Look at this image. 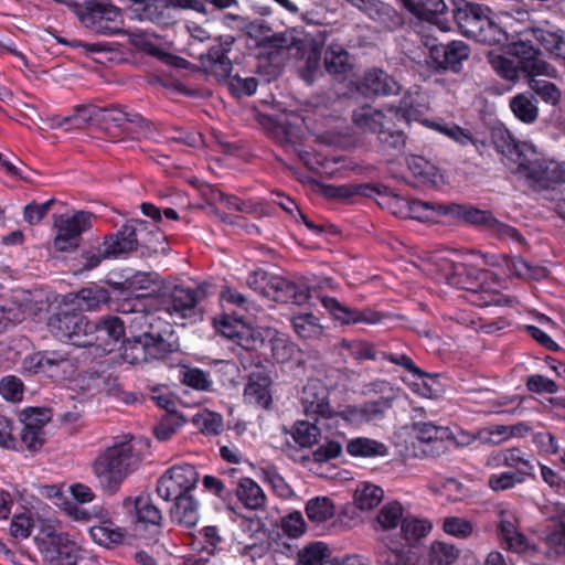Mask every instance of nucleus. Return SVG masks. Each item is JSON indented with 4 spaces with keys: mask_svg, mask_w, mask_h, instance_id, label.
Wrapping results in <instances>:
<instances>
[{
    "mask_svg": "<svg viewBox=\"0 0 565 565\" xmlns=\"http://www.w3.org/2000/svg\"><path fill=\"white\" fill-rule=\"evenodd\" d=\"M422 269L443 280L449 286L465 289L473 297L480 295L479 299H471L479 306L500 305L501 297L498 295L501 287L500 279L488 270L468 267L458 263L444 253H433L422 259Z\"/></svg>",
    "mask_w": 565,
    "mask_h": 565,
    "instance_id": "f257e3e1",
    "label": "nucleus"
},
{
    "mask_svg": "<svg viewBox=\"0 0 565 565\" xmlns=\"http://www.w3.org/2000/svg\"><path fill=\"white\" fill-rule=\"evenodd\" d=\"M150 456V441L134 436L116 437L93 462V471L102 488L115 493L124 480L137 471Z\"/></svg>",
    "mask_w": 565,
    "mask_h": 565,
    "instance_id": "f03ea898",
    "label": "nucleus"
},
{
    "mask_svg": "<svg viewBox=\"0 0 565 565\" xmlns=\"http://www.w3.org/2000/svg\"><path fill=\"white\" fill-rule=\"evenodd\" d=\"M543 198L565 203V164L545 158L535 147V154L515 170Z\"/></svg>",
    "mask_w": 565,
    "mask_h": 565,
    "instance_id": "7ed1b4c3",
    "label": "nucleus"
},
{
    "mask_svg": "<svg viewBox=\"0 0 565 565\" xmlns=\"http://www.w3.org/2000/svg\"><path fill=\"white\" fill-rule=\"evenodd\" d=\"M454 18L462 33L478 42L502 44L508 40L505 31L494 21L488 7L461 1L456 6Z\"/></svg>",
    "mask_w": 565,
    "mask_h": 565,
    "instance_id": "20e7f679",
    "label": "nucleus"
},
{
    "mask_svg": "<svg viewBox=\"0 0 565 565\" xmlns=\"http://www.w3.org/2000/svg\"><path fill=\"white\" fill-rule=\"evenodd\" d=\"M199 301L200 291L198 289L164 281L159 294L138 301L136 308L145 309L147 306H152L157 308L158 312L177 321L195 316Z\"/></svg>",
    "mask_w": 565,
    "mask_h": 565,
    "instance_id": "39448f33",
    "label": "nucleus"
},
{
    "mask_svg": "<svg viewBox=\"0 0 565 565\" xmlns=\"http://www.w3.org/2000/svg\"><path fill=\"white\" fill-rule=\"evenodd\" d=\"M233 42L234 39L232 36H225L218 44L212 46L207 52L205 66L218 79L228 81V89L235 97L252 96L256 93L258 86L255 77H242L239 75L230 77L232 62L227 54L232 49Z\"/></svg>",
    "mask_w": 565,
    "mask_h": 565,
    "instance_id": "423d86ee",
    "label": "nucleus"
},
{
    "mask_svg": "<svg viewBox=\"0 0 565 565\" xmlns=\"http://www.w3.org/2000/svg\"><path fill=\"white\" fill-rule=\"evenodd\" d=\"M23 367L32 374L61 382L75 375L77 360L64 350H44L28 355L23 360Z\"/></svg>",
    "mask_w": 565,
    "mask_h": 565,
    "instance_id": "0eeeda50",
    "label": "nucleus"
},
{
    "mask_svg": "<svg viewBox=\"0 0 565 565\" xmlns=\"http://www.w3.org/2000/svg\"><path fill=\"white\" fill-rule=\"evenodd\" d=\"M77 15L85 28L104 35L118 33L124 24L121 11L107 0H86Z\"/></svg>",
    "mask_w": 565,
    "mask_h": 565,
    "instance_id": "6e6552de",
    "label": "nucleus"
},
{
    "mask_svg": "<svg viewBox=\"0 0 565 565\" xmlns=\"http://www.w3.org/2000/svg\"><path fill=\"white\" fill-rule=\"evenodd\" d=\"M370 188L372 190L367 191V193H362V196L374 198L380 209H387L392 210L393 212H417L418 210L424 209L436 210V212H482L479 209L472 206H461L459 204L440 205L438 207H434L428 202L398 196L382 185L370 184Z\"/></svg>",
    "mask_w": 565,
    "mask_h": 565,
    "instance_id": "1a4fd4ad",
    "label": "nucleus"
},
{
    "mask_svg": "<svg viewBox=\"0 0 565 565\" xmlns=\"http://www.w3.org/2000/svg\"><path fill=\"white\" fill-rule=\"evenodd\" d=\"M98 127L109 134L120 131L132 136V138L154 137L150 122L138 114L127 113L118 107H100Z\"/></svg>",
    "mask_w": 565,
    "mask_h": 565,
    "instance_id": "9d476101",
    "label": "nucleus"
},
{
    "mask_svg": "<svg viewBox=\"0 0 565 565\" xmlns=\"http://www.w3.org/2000/svg\"><path fill=\"white\" fill-rule=\"evenodd\" d=\"M199 472L193 465L180 463L169 468L157 482V493L166 501L190 495L199 482Z\"/></svg>",
    "mask_w": 565,
    "mask_h": 565,
    "instance_id": "9b49d317",
    "label": "nucleus"
},
{
    "mask_svg": "<svg viewBox=\"0 0 565 565\" xmlns=\"http://www.w3.org/2000/svg\"><path fill=\"white\" fill-rule=\"evenodd\" d=\"M50 331L61 340L72 341L77 347H89L88 332L90 321L75 311L60 310L49 320Z\"/></svg>",
    "mask_w": 565,
    "mask_h": 565,
    "instance_id": "f8f14e48",
    "label": "nucleus"
},
{
    "mask_svg": "<svg viewBox=\"0 0 565 565\" xmlns=\"http://www.w3.org/2000/svg\"><path fill=\"white\" fill-rule=\"evenodd\" d=\"M89 226L87 214H58L54 220V248L58 252L77 248L81 234Z\"/></svg>",
    "mask_w": 565,
    "mask_h": 565,
    "instance_id": "ddd939ff",
    "label": "nucleus"
},
{
    "mask_svg": "<svg viewBox=\"0 0 565 565\" xmlns=\"http://www.w3.org/2000/svg\"><path fill=\"white\" fill-rule=\"evenodd\" d=\"M126 321L119 317L108 316L97 322H90L87 341L104 353L113 352L125 335Z\"/></svg>",
    "mask_w": 565,
    "mask_h": 565,
    "instance_id": "4468645a",
    "label": "nucleus"
},
{
    "mask_svg": "<svg viewBox=\"0 0 565 565\" xmlns=\"http://www.w3.org/2000/svg\"><path fill=\"white\" fill-rule=\"evenodd\" d=\"M413 430L414 436L408 448L411 456L435 457L444 451L443 437L446 430L431 423L416 424Z\"/></svg>",
    "mask_w": 565,
    "mask_h": 565,
    "instance_id": "2eb2a0df",
    "label": "nucleus"
},
{
    "mask_svg": "<svg viewBox=\"0 0 565 565\" xmlns=\"http://www.w3.org/2000/svg\"><path fill=\"white\" fill-rule=\"evenodd\" d=\"M509 52L519 60L521 71L526 75H546L548 78H555L557 71L547 63L541 53L526 41L513 42Z\"/></svg>",
    "mask_w": 565,
    "mask_h": 565,
    "instance_id": "dca6fc26",
    "label": "nucleus"
},
{
    "mask_svg": "<svg viewBox=\"0 0 565 565\" xmlns=\"http://www.w3.org/2000/svg\"><path fill=\"white\" fill-rule=\"evenodd\" d=\"M300 401L307 415L322 418L338 416L329 404V390L321 380L310 379L302 388Z\"/></svg>",
    "mask_w": 565,
    "mask_h": 565,
    "instance_id": "f3484780",
    "label": "nucleus"
},
{
    "mask_svg": "<svg viewBox=\"0 0 565 565\" xmlns=\"http://www.w3.org/2000/svg\"><path fill=\"white\" fill-rule=\"evenodd\" d=\"M21 416V443L29 450L41 448L44 441L43 427L51 418L50 412L45 408H28Z\"/></svg>",
    "mask_w": 565,
    "mask_h": 565,
    "instance_id": "a211bd4d",
    "label": "nucleus"
},
{
    "mask_svg": "<svg viewBox=\"0 0 565 565\" xmlns=\"http://www.w3.org/2000/svg\"><path fill=\"white\" fill-rule=\"evenodd\" d=\"M391 406V399L381 397L361 405H349L338 416L354 426L375 424L384 417Z\"/></svg>",
    "mask_w": 565,
    "mask_h": 565,
    "instance_id": "6ab92c4d",
    "label": "nucleus"
},
{
    "mask_svg": "<svg viewBox=\"0 0 565 565\" xmlns=\"http://www.w3.org/2000/svg\"><path fill=\"white\" fill-rule=\"evenodd\" d=\"M493 141L497 149L512 160L516 168L525 164L535 154V145L530 141H516L505 129L494 131Z\"/></svg>",
    "mask_w": 565,
    "mask_h": 565,
    "instance_id": "aec40b11",
    "label": "nucleus"
},
{
    "mask_svg": "<svg viewBox=\"0 0 565 565\" xmlns=\"http://www.w3.org/2000/svg\"><path fill=\"white\" fill-rule=\"evenodd\" d=\"M322 306L330 312V315L343 324L350 323H366L375 324L381 320L379 312L371 309L356 310L342 306L335 298L323 297L321 298Z\"/></svg>",
    "mask_w": 565,
    "mask_h": 565,
    "instance_id": "412c9836",
    "label": "nucleus"
},
{
    "mask_svg": "<svg viewBox=\"0 0 565 565\" xmlns=\"http://www.w3.org/2000/svg\"><path fill=\"white\" fill-rule=\"evenodd\" d=\"M518 524L519 519L513 509L503 507L499 510V530L502 540L510 550L521 553L527 550L529 542L526 537L519 532Z\"/></svg>",
    "mask_w": 565,
    "mask_h": 565,
    "instance_id": "4be33fe9",
    "label": "nucleus"
},
{
    "mask_svg": "<svg viewBox=\"0 0 565 565\" xmlns=\"http://www.w3.org/2000/svg\"><path fill=\"white\" fill-rule=\"evenodd\" d=\"M395 118H397V113L393 107L383 111L364 106L353 113V121L361 130L376 135L383 131L388 124H392Z\"/></svg>",
    "mask_w": 565,
    "mask_h": 565,
    "instance_id": "5701e85b",
    "label": "nucleus"
},
{
    "mask_svg": "<svg viewBox=\"0 0 565 565\" xmlns=\"http://www.w3.org/2000/svg\"><path fill=\"white\" fill-rule=\"evenodd\" d=\"M470 55L468 45L462 41H452L446 45L433 46L430 50V57L435 61L440 68L459 70L462 61L467 60Z\"/></svg>",
    "mask_w": 565,
    "mask_h": 565,
    "instance_id": "b1692460",
    "label": "nucleus"
},
{
    "mask_svg": "<svg viewBox=\"0 0 565 565\" xmlns=\"http://www.w3.org/2000/svg\"><path fill=\"white\" fill-rule=\"evenodd\" d=\"M202 194L204 195L205 204H198L195 207L198 209H211L213 212H222L225 210H250L257 209V206L252 205V202H244L238 198L226 195L222 191L211 185H205L202 189Z\"/></svg>",
    "mask_w": 565,
    "mask_h": 565,
    "instance_id": "393cba45",
    "label": "nucleus"
},
{
    "mask_svg": "<svg viewBox=\"0 0 565 565\" xmlns=\"http://www.w3.org/2000/svg\"><path fill=\"white\" fill-rule=\"evenodd\" d=\"M271 381L263 373H252L244 388V399L247 404L268 408L271 404Z\"/></svg>",
    "mask_w": 565,
    "mask_h": 565,
    "instance_id": "a878e982",
    "label": "nucleus"
},
{
    "mask_svg": "<svg viewBox=\"0 0 565 565\" xmlns=\"http://www.w3.org/2000/svg\"><path fill=\"white\" fill-rule=\"evenodd\" d=\"M399 89V84L393 77L376 68L366 72L358 86V90L365 95H395Z\"/></svg>",
    "mask_w": 565,
    "mask_h": 565,
    "instance_id": "bb28decb",
    "label": "nucleus"
},
{
    "mask_svg": "<svg viewBox=\"0 0 565 565\" xmlns=\"http://www.w3.org/2000/svg\"><path fill=\"white\" fill-rule=\"evenodd\" d=\"M164 284L157 273L136 271L126 277L125 288L135 294V297H150L160 292L161 286Z\"/></svg>",
    "mask_w": 565,
    "mask_h": 565,
    "instance_id": "cd10ccee",
    "label": "nucleus"
},
{
    "mask_svg": "<svg viewBox=\"0 0 565 565\" xmlns=\"http://www.w3.org/2000/svg\"><path fill=\"white\" fill-rule=\"evenodd\" d=\"M262 104L264 106H268L269 109L257 114V122L263 128L267 137L277 142H281L282 126L280 122V114L282 110L280 108V103L275 98H270L263 99Z\"/></svg>",
    "mask_w": 565,
    "mask_h": 565,
    "instance_id": "c85d7f7f",
    "label": "nucleus"
},
{
    "mask_svg": "<svg viewBox=\"0 0 565 565\" xmlns=\"http://www.w3.org/2000/svg\"><path fill=\"white\" fill-rule=\"evenodd\" d=\"M402 4L418 19L427 20L440 24V29L447 28L439 21V15L446 10L444 0H399Z\"/></svg>",
    "mask_w": 565,
    "mask_h": 565,
    "instance_id": "c756f323",
    "label": "nucleus"
},
{
    "mask_svg": "<svg viewBox=\"0 0 565 565\" xmlns=\"http://www.w3.org/2000/svg\"><path fill=\"white\" fill-rule=\"evenodd\" d=\"M148 297H135L126 300L120 305L119 311L124 315H134V317H127L126 323H129L131 328L141 330L146 327L151 328L154 313H157L156 307L147 306L145 309H137L136 305L140 300H146Z\"/></svg>",
    "mask_w": 565,
    "mask_h": 565,
    "instance_id": "7c9ffc66",
    "label": "nucleus"
},
{
    "mask_svg": "<svg viewBox=\"0 0 565 565\" xmlns=\"http://www.w3.org/2000/svg\"><path fill=\"white\" fill-rule=\"evenodd\" d=\"M407 166L416 182L423 185L437 186L443 183V174L437 167L419 156L407 159Z\"/></svg>",
    "mask_w": 565,
    "mask_h": 565,
    "instance_id": "2f4dec72",
    "label": "nucleus"
},
{
    "mask_svg": "<svg viewBox=\"0 0 565 565\" xmlns=\"http://www.w3.org/2000/svg\"><path fill=\"white\" fill-rule=\"evenodd\" d=\"M354 7L364 11L371 19L379 21L387 28L399 24L395 11L387 4L377 0H347Z\"/></svg>",
    "mask_w": 565,
    "mask_h": 565,
    "instance_id": "473e14b6",
    "label": "nucleus"
},
{
    "mask_svg": "<svg viewBox=\"0 0 565 565\" xmlns=\"http://www.w3.org/2000/svg\"><path fill=\"white\" fill-rule=\"evenodd\" d=\"M175 501L174 507L171 510L172 521L175 523L191 529L196 525L199 521V503L190 495H183L180 498H172Z\"/></svg>",
    "mask_w": 565,
    "mask_h": 565,
    "instance_id": "72a5a7b5",
    "label": "nucleus"
},
{
    "mask_svg": "<svg viewBox=\"0 0 565 565\" xmlns=\"http://www.w3.org/2000/svg\"><path fill=\"white\" fill-rule=\"evenodd\" d=\"M247 284L264 297L278 302L282 296V278L266 273H254Z\"/></svg>",
    "mask_w": 565,
    "mask_h": 565,
    "instance_id": "f704fd0d",
    "label": "nucleus"
},
{
    "mask_svg": "<svg viewBox=\"0 0 565 565\" xmlns=\"http://www.w3.org/2000/svg\"><path fill=\"white\" fill-rule=\"evenodd\" d=\"M238 501L248 510H258L265 505L266 495L257 482L242 478L236 487Z\"/></svg>",
    "mask_w": 565,
    "mask_h": 565,
    "instance_id": "c9c22d12",
    "label": "nucleus"
},
{
    "mask_svg": "<svg viewBox=\"0 0 565 565\" xmlns=\"http://www.w3.org/2000/svg\"><path fill=\"white\" fill-rule=\"evenodd\" d=\"M380 565H418L415 554L405 545L388 542L379 553Z\"/></svg>",
    "mask_w": 565,
    "mask_h": 565,
    "instance_id": "e433bc0d",
    "label": "nucleus"
},
{
    "mask_svg": "<svg viewBox=\"0 0 565 565\" xmlns=\"http://www.w3.org/2000/svg\"><path fill=\"white\" fill-rule=\"evenodd\" d=\"M125 505H134L137 521L146 524L159 525L162 520L161 511L156 507L149 494L141 493L134 500H125Z\"/></svg>",
    "mask_w": 565,
    "mask_h": 565,
    "instance_id": "4c0bfd02",
    "label": "nucleus"
},
{
    "mask_svg": "<svg viewBox=\"0 0 565 565\" xmlns=\"http://www.w3.org/2000/svg\"><path fill=\"white\" fill-rule=\"evenodd\" d=\"M384 498V491L371 482H360L353 493V504L361 511L376 508Z\"/></svg>",
    "mask_w": 565,
    "mask_h": 565,
    "instance_id": "58836bf2",
    "label": "nucleus"
},
{
    "mask_svg": "<svg viewBox=\"0 0 565 565\" xmlns=\"http://www.w3.org/2000/svg\"><path fill=\"white\" fill-rule=\"evenodd\" d=\"M347 451L353 457H385L388 448L385 444L367 437H356L348 441Z\"/></svg>",
    "mask_w": 565,
    "mask_h": 565,
    "instance_id": "ea45409f",
    "label": "nucleus"
},
{
    "mask_svg": "<svg viewBox=\"0 0 565 565\" xmlns=\"http://www.w3.org/2000/svg\"><path fill=\"white\" fill-rule=\"evenodd\" d=\"M510 109L513 115L524 124H532L539 117V107L535 97L529 93H521L510 99Z\"/></svg>",
    "mask_w": 565,
    "mask_h": 565,
    "instance_id": "a19ab883",
    "label": "nucleus"
},
{
    "mask_svg": "<svg viewBox=\"0 0 565 565\" xmlns=\"http://www.w3.org/2000/svg\"><path fill=\"white\" fill-rule=\"evenodd\" d=\"M460 556V550L455 544L435 541L427 551V565H454Z\"/></svg>",
    "mask_w": 565,
    "mask_h": 565,
    "instance_id": "79ce46f5",
    "label": "nucleus"
},
{
    "mask_svg": "<svg viewBox=\"0 0 565 565\" xmlns=\"http://www.w3.org/2000/svg\"><path fill=\"white\" fill-rule=\"evenodd\" d=\"M534 38L551 55L565 61V32L537 29Z\"/></svg>",
    "mask_w": 565,
    "mask_h": 565,
    "instance_id": "37998d69",
    "label": "nucleus"
},
{
    "mask_svg": "<svg viewBox=\"0 0 565 565\" xmlns=\"http://www.w3.org/2000/svg\"><path fill=\"white\" fill-rule=\"evenodd\" d=\"M287 51L289 55L300 53L309 71H315L319 67L321 49L312 39L296 40L287 47Z\"/></svg>",
    "mask_w": 565,
    "mask_h": 565,
    "instance_id": "c03bdc74",
    "label": "nucleus"
},
{
    "mask_svg": "<svg viewBox=\"0 0 565 565\" xmlns=\"http://www.w3.org/2000/svg\"><path fill=\"white\" fill-rule=\"evenodd\" d=\"M72 302L81 311L94 310L102 302L107 300V291L104 288L94 286L82 288L76 294H71Z\"/></svg>",
    "mask_w": 565,
    "mask_h": 565,
    "instance_id": "a18cd8bd",
    "label": "nucleus"
},
{
    "mask_svg": "<svg viewBox=\"0 0 565 565\" xmlns=\"http://www.w3.org/2000/svg\"><path fill=\"white\" fill-rule=\"evenodd\" d=\"M291 324L296 334L302 339H318L324 332L319 318L309 312L295 316Z\"/></svg>",
    "mask_w": 565,
    "mask_h": 565,
    "instance_id": "49530a36",
    "label": "nucleus"
},
{
    "mask_svg": "<svg viewBox=\"0 0 565 565\" xmlns=\"http://www.w3.org/2000/svg\"><path fill=\"white\" fill-rule=\"evenodd\" d=\"M504 460L505 467L513 469L512 473L521 475L523 480L533 475L534 465L531 456L521 449H504Z\"/></svg>",
    "mask_w": 565,
    "mask_h": 565,
    "instance_id": "de8ad7c7",
    "label": "nucleus"
},
{
    "mask_svg": "<svg viewBox=\"0 0 565 565\" xmlns=\"http://www.w3.org/2000/svg\"><path fill=\"white\" fill-rule=\"evenodd\" d=\"M324 64L329 73L344 74L351 70L353 61L341 45L332 44L326 53Z\"/></svg>",
    "mask_w": 565,
    "mask_h": 565,
    "instance_id": "09e8293b",
    "label": "nucleus"
},
{
    "mask_svg": "<svg viewBox=\"0 0 565 565\" xmlns=\"http://www.w3.org/2000/svg\"><path fill=\"white\" fill-rule=\"evenodd\" d=\"M388 360L395 364L402 365L414 375L417 376L418 382L414 383V391L419 395L430 398L435 395V391L428 385L426 382V377H428L419 367H417L414 362L404 354L396 355L391 354Z\"/></svg>",
    "mask_w": 565,
    "mask_h": 565,
    "instance_id": "8fccbe9b",
    "label": "nucleus"
},
{
    "mask_svg": "<svg viewBox=\"0 0 565 565\" xmlns=\"http://www.w3.org/2000/svg\"><path fill=\"white\" fill-rule=\"evenodd\" d=\"M150 216V221H143L140 218H131V224L135 232H137L138 242L141 244H151L153 241H160L163 238L161 232H159L158 223L161 220V214H147Z\"/></svg>",
    "mask_w": 565,
    "mask_h": 565,
    "instance_id": "3c124183",
    "label": "nucleus"
},
{
    "mask_svg": "<svg viewBox=\"0 0 565 565\" xmlns=\"http://www.w3.org/2000/svg\"><path fill=\"white\" fill-rule=\"evenodd\" d=\"M431 529L433 525L428 520L405 516L402 521V534L409 545L416 544L422 539L426 537Z\"/></svg>",
    "mask_w": 565,
    "mask_h": 565,
    "instance_id": "603ef678",
    "label": "nucleus"
},
{
    "mask_svg": "<svg viewBox=\"0 0 565 565\" xmlns=\"http://www.w3.org/2000/svg\"><path fill=\"white\" fill-rule=\"evenodd\" d=\"M99 114L100 107L96 105H81L74 108L72 115L66 116V121L71 122L73 130L98 126Z\"/></svg>",
    "mask_w": 565,
    "mask_h": 565,
    "instance_id": "864d4df0",
    "label": "nucleus"
},
{
    "mask_svg": "<svg viewBox=\"0 0 565 565\" xmlns=\"http://www.w3.org/2000/svg\"><path fill=\"white\" fill-rule=\"evenodd\" d=\"M422 124L433 130L438 131L439 134H443L444 136L461 146H466L472 142L471 135L455 124L445 122L443 119H424L422 120Z\"/></svg>",
    "mask_w": 565,
    "mask_h": 565,
    "instance_id": "5fc2aeb1",
    "label": "nucleus"
},
{
    "mask_svg": "<svg viewBox=\"0 0 565 565\" xmlns=\"http://www.w3.org/2000/svg\"><path fill=\"white\" fill-rule=\"evenodd\" d=\"M369 183L365 184H342V185H324L322 193L326 198L348 202L356 196H362V193L371 191Z\"/></svg>",
    "mask_w": 565,
    "mask_h": 565,
    "instance_id": "6e6d98bb",
    "label": "nucleus"
},
{
    "mask_svg": "<svg viewBox=\"0 0 565 565\" xmlns=\"http://www.w3.org/2000/svg\"><path fill=\"white\" fill-rule=\"evenodd\" d=\"M330 550L323 542H313L299 550L296 565H323Z\"/></svg>",
    "mask_w": 565,
    "mask_h": 565,
    "instance_id": "4d7b16f0",
    "label": "nucleus"
},
{
    "mask_svg": "<svg viewBox=\"0 0 565 565\" xmlns=\"http://www.w3.org/2000/svg\"><path fill=\"white\" fill-rule=\"evenodd\" d=\"M543 75H527L529 87L547 104L556 105L561 99V90L558 87L546 79L541 78ZM547 77L546 75H544Z\"/></svg>",
    "mask_w": 565,
    "mask_h": 565,
    "instance_id": "13d9d810",
    "label": "nucleus"
},
{
    "mask_svg": "<svg viewBox=\"0 0 565 565\" xmlns=\"http://www.w3.org/2000/svg\"><path fill=\"white\" fill-rule=\"evenodd\" d=\"M121 359L131 365H139L147 362V351L143 334L128 339L121 347Z\"/></svg>",
    "mask_w": 565,
    "mask_h": 565,
    "instance_id": "bf43d9fd",
    "label": "nucleus"
},
{
    "mask_svg": "<svg viewBox=\"0 0 565 565\" xmlns=\"http://www.w3.org/2000/svg\"><path fill=\"white\" fill-rule=\"evenodd\" d=\"M489 63L491 64L493 71L502 78L510 82H515L519 78L521 65L515 63L513 60L501 54L490 52Z\"/></svg>",
    "mask_w": 565,
    "mask_h": 565,
    "instance_id": "052dcab7",
    "label": "nucleus"
},
{
    "mask_svg": "<svg viewBox=\"0 0 565 565\" xmlns=\"http://www.w3.org/2000/svg\"><path fill=\"white\" fill-rule=\"evenodd\" d=\"M403 507L397 501H391L384 504L377 516L376 523L383 530H391L396 527L399 523H402L403 516Z\"/></svg>",
    "mask_w": 565,
    "mask_h": 565,
    "instance_id": "680f3d73",
    "label": "nucleus"
},
{
    "mask_svg": "<svg viewBox=\"0 0 565 565\" xmlns=\"http://www.w3.org/2000/svg\"><path fill=\"white\" fill-rule=\"evenodd\" d=\"M142 334L147 351V362L163 359L172 352L171 344L161 334H153L148 331H145Z\"/></svg>",
    "mask_w": 565,
    "mask_h": 565,
    "instance_id": "e2e57ef3",
    "label": "nucleus"
},
{
    "mask_svg": "<svg viewBox=\"0 0 565 565\" xmlns=\"http://www.w3.org/2000/svg\"><path fill=\"white\" fill-rule=\"evenodd\" d=\"M46 545L47 552L52 550V552L56 554V556H52L53 558H72L73 556H77L78 547L66 532H58Z\"/></svg>",
    "mask_w": 565,
    "mask_h": 565,
    "instance_id": "0e129e2a",
    "label": "nucleus"
},
{
    "mask_svg": "<svg viewBox=\"0 0 565 565\" xmlns=\"http://www.w3.org/2000/svg\"><path fill=\"white\" fill-rule=\"evenodd\" d=\"M441 527L446 534L460 540L470 537L475 531L471 521L459 516H446L443 520Z\"/></svg>",
    "mask_w": 565,
    "mask_h": 565,
    "instance_id": "69168bd1",
    "label": "nucleus"
},
{
    "mask_svg": "<svg viewBox=\"0 0 565 565\" xmlns=\"http://www.w3.org/2000/svg\"><path fill=\"white\" fill-rule=\"evenodd\" d=\"M308 518L313 522H324L334 515L332 502L323 497L310 500L306 507Z\"/></svg>",
    "mask_w": 565,
    "mask_h": 565,
    "instance_id": "338daca9",
    "label": "nucleus"
},
{
    "mask_svg": "<svg viewBox=\"0 0 565 565\" xmlns=\"http://www.w3.org/2000/svg\"><path fill=\"white\" fill-rule=\"evenodd\" d=\"M422 96L418 94V92L409 93L407 94L399 103V107L395 109L397 113V118L395 120H405V121H412L416 120L417 116L419 115L420 110L419 107Z\"/></svg>",
    "mask_w": 565,
    "mask_h": 565,
    "instance_id": "774afa93",
    "label": "nucleus"
}]
</instances>
